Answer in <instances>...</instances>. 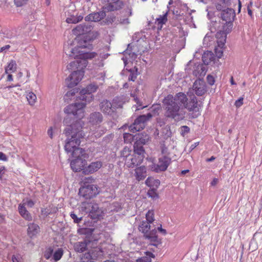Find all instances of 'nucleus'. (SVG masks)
Returning a JSON list of instances; mask_svg holds the SVG:
<instances>
[{
  "label": "nucleus",
  "instance_id": "1",
  "mask_svg": "<svg viewBox=\"0 0 262 262\" xmlns=\"http://www.w3.org/2000/svg\"><path fill=\"white\" fill-rule=\"evenodd\" d=\"M83 123L81 121L76 122L72 125L68 126L64 130L67 136L71 134V139L67 140L64 145V149L67 153H70L72 157L82 156L87 157L86 151L79 147L81 143V139L83 138L85 135L81 130Z\"/></svg>",
  "mask_w": 262,
  "mask_h": 262
},
{
  "label": "nucleus",
  "instance_id": "2",
  "mask_svg": "<svg viewBox=\"0 0 262 262\" xmlns=\"http://www.w3.org/2000/svg\"><path fill=\"white\" fill-rule=\"evenodd\" d=\"M187 101H188L187 96L182 92L177 93L174 96L172 95H167L162 102L163 107L165 110V117L174 119L179 116L182 103H185Z\"/></svg>",
  "mask_w": 262,
  "mask_h": 262
},
{
  "label": "nucleus",
  "instance_id": "3",
  "mask_svg": "<svg viewBox=\"0 0 262 262\" xmlns=\"http://www.w3.org/2000/svg\"><path fill=\"white\" fill-rule=\"evenodd\" d=\"M88 62L77 60L70 62L67 66L69 70L74 71L66 79L68 87L73 88L77 85L82 80L84 74V69L86 67Z\"/></svg>",
  "mask_w": 262,
  "mask_h": 262
},
{
  "label": "nucleus",
  "instance_id": "4",
  "mask_svg": "<svg viewBox=\"0 0 262 262\" xmlns=\"http://www.w3.org/2000/svg\"><path fill=\"white\" fill-rule=\"evenodd\" d=\"M109 55V54L101 51H98V52H89L80 54V56L83 58L82 61L88 62V60H93L92 64L94 69L103 68L104 66V61L108 58Z\"/></svg>",
  "mask_w": 262,
  "mask_h": 262
},
{
  "label": "nucleus",
  "instance_id": "5",
  "mask_svg": "<svg viewBox=\"0 0 262 262\" xmlns=\"http://www.w3.org/2000/svg\"><path fill=\"white\" fill-rule=\"evenodd\" d=\"M89 181H94L92 177L86 178L84 182V185L79 189V193L85 199H91L95 197L99 192V188L97 185L87 184Z\"/></svg>",
  "mask_w": 262,
  "mask_h": 262
},
{
  "label": "nucleus",
  "instance_id": "6",
  "mask_svg": "<svg viewBox=\"0 0 262 262\" xmlns=\"http://www.w3.org/2000/svg\"><path fill=\"white\" fill-rule=\"evenodd\" d=\"M78 40L77 46L71 49L70 51L71 53L69 54V55L74 58L83 60V58L80 56V54L86 53L88 52H84V51H82V49H88L92 50L93 49V45L90 43V40H91V39H89L88 41L80 37Z\"/></svg>",
  "mask_w": 262,
  "mask_h": 262
},
{
  "label": "nucleus",
  "instance_id": "7",
  "mask_svg": "<svg viewBox=\"0 0 262 262\" xmlns=\"http://www.w3.org/2000/svg\"><path fill=\"white\" fill-rule=\"evenodd\" d=\"M86 104L85 101L70 104L64 108V112L68 114H72L78 119L81 120L84 116V108Z\"/></svg>",
  "mask_w": 262,
  "mask_h": 262
},
{
  "label": "nucleus",
  "instance_id": "8",
  "mask_svg": "<svg viewBox=\"0 0 262 262\" xmlns=\"http://www.w3.org/2000/svg\"><path fill=\"white\" fill-rule=\"evenodd\" d=\"M150 113L147 115H143L139 116L134 121V123L130 125L129 129L130 132L135 133L144 128L145 123L147 120L152 117Z\"/></svg>",
  "mask_w": 262,
  "mask_h": 262
},
{
  "label": "nucleus",
  "instance_id": "9",
  "mask_svg": "<svg viewBox=\"0 0 262 262\" xmlns=\"http://www.w3.org/2000/svg\"><path fill=\"white\" fill-rule=\"evenodd\" d=\"M235 17V11L233 9L227 8L223 10L221 13V18L225 21L224 26L227 28V32L231 31L233 27V21Z\"/></svg>",
  "mask_w": 262,
  "mask_h": 262
},
{
  "label": "nucleus",
  "instance_id": "10",
  "mask_svg": "<svg viewBox=\"0 0 262 262\" xmlns=\"http://www.w3.org/2000/svg\"><path fill=\"white\" fill-rule=\"evenodd\" d=\"M75 158L72 160L70 163L71 169L75 172H79L84 171V169L87 165L86 159L89 158V155L87 154V157H84L82 156L77 157H72Z\"/></svg>",
  "mask_w": 262,
  "mask_h": 262
},
{
  "label": "nucleus",
  "instance_id": "11",
  "mask_svg": "<svg viewBox=\"0 0 262 262\" xmlns=\"http://www.w3.org/2000/svg\"><path fill=\"white\" fill-rule=\"evenodd\" d=\"M98 89V86L96 84H90L88 85L85 88L81 90L80 99L84 101L86 103L91 102L93 99L92 94L95 92Z\"/></svg>",
  "mask_w": 262,
  "mask_h": 262
},
{
  "label": "nucleus",
  "instance_id": "12",
  "mask_svg": "<svg viewBox=\"0 0 262 262\" xmlns=\"http://www.w3.org/2000/svg\"><path fill=\"white\" fill-rule=\"evenodd\" d=\"M107 4L102 7V9L108 12L116 11L122 9L124 3L121 0H107Z\"/></svg>",
  "mask_w": 262,
  "mask_h": 262
},
{
  "label": "nucleus",
  "instance_id": "13",
  "mask_svg": "<svg viewBox=\"0 0 262 262\" xmlns=\"http://www.w3.org/2000/svg\"><path fill=\"white\" fill-rule=\"evenodd\" d=\"M92 27L85 24H80L72 30L73 34L76 36L86 35V37L90 34Z\"/></svg>",
  "mask_w": 262,
  "mask_h": 262
},
{
  "label": "nucleus",
  "instance_id": "14",
  "mask_svg": "<svg viewBox=\"0 0 262 262\" xmlns=\"http://www.w3.org/2000/svg\"><path fill=\"white\" fill-rule=\"evenodd\" d=\"M100 110L104 114L112 115L116 111V107L107 100H103L99 104Z\"/></svg>",
  "mask_w": 262,
  "mask_h": 262
},
{
  "label": "nucleus",
  "instance_id": "15",
  "mask_svg": "<svg viewBox=\"0 0 262 262\" xmlns=\"http://www.w3.org/2000/svg\"><path fill=\"white\" fill-rule=\"evenodd\" d=\"M227 28L223 26V30L217 32L216 34L217 43L219 48H223L226 42L227 34L231 31L227 32Z\"/></svg>",
  "mask_w": 262,
  "mask_h": 262
},
{
  "label": "nucleus",
  "instance_id": "16",
  "mask_svg": "<svg viewBox=\"0 0 262 262\" xmlns=\"http://www.w3.org/2000/svg\"><path fill=\"white\" fill-rule=\"evenodd\" d=\"M102 165V162L100 161L92 162L89 165H86V167L84 169L83 173L84 174L94 173L100 169Z\"/></svg>",
  "mask_w": 262,
  "mask_h": 262
},
{
  "label": "nucleus",
  "instance_id": "17",
  "mask_svg": "<svg viewBox=\"0 0 262 262\" xmlns=\"http://www.w3.org/2000/svg\"><path fill=\"white\" fill-rule=\"evenodd\" d=\"M143 160V157L134 154V155H130L127 159H125V163L127 167L133 168L140 164Z\"/></svg>",
  "mask_w": 262,
  "mask_h": 262
},
{
  "label": "nucleus",
  "instance_id": "18",
  "mask_svg": "<svg viewBox=\"0 0 262 262\" xmlns=\"http://www.w3.org/2000/svg\"><path fill=\"white\" fill-rule=\"evenodd\" d=\"M105 10L103 9L99 12L92 13L85 17V20L94 22L100 21L106 16Z\"/></svg>",
  "mask_w": 262,
  "mask_h": 262
},
{
  "label": "nucleus",
  "instance_id": "19",
  "mask_svg": "<svg viewBox=\"0 0 262 262\" xmlns=\"http://www.w3.org/2000/svg\"><path fill=\"white\" fill-rule=\"evenodd\" d=\"M145 238L147 239L151 245L158 247L161 244V241L159 239L157 234V231L152 230L147 234H144Z\"/></svg>",
  "mask_w": 262,
  "mask_h": 262
},
{
  "label": "nucleus",
  "instance_id": "20",
  "mask_svg": "<svg viewBox=\"0 0 262 262\" xmlns=\"http://www.w3.org/2000/svg\"><path fill=\"white\" fill-rule=\"evenodd\" d=\"M103 121V116L100 112H95L90 115L89 123L93 126H98Z\"/></svg>",
  "mask_w": 262,
  "mask_h": 262
},
{
  "label": "nucleus",
  "instance_id": "21",
  "mask_svg": "<svg viewBox=\"0 0 262 262\" xmlns=\"http://www.w3.org/2000/svg\"><path fill=\"white\" fill-rule=\"evenodd\" d=\"M39 232L40 227L37 224L31 223L28 225L27 235L30 238L36 237Z\"/></svg>",
  "mask_w": 262,
  "mask_h": 262
},
{
  "label": "nucleus",
  "instance_id": "22",
  "mask_svg": "<svg viewBox=\"0 0 262 262\" xmlns=\"http://www.w3.org/2000/svg\"><path fill=\"white\" fill-rule=\"evenodd\" d=\"M170 162V159L167 156H163L159 159V162L157 164V168H156L157 171H165L167 168Z\"/></svg>",
  "mask_w": 262,
  "mask_h": 262
},
{
  "label": "nucleus",
  "instance_id": "23",
  "mask_svg": "<svg viewBox=\"0 0 262 262\" xmlns=\"http://www.w3.org/2000/svg\"><path fill=\"white\" fill-rule=\"evenodd\" d=\"M18 210L19 214L25 220L28 221L32 220V216L31 213L27 210L24 203H20L18 205Z\"/></svg>",
  "mask_w": 262,
  "mask_h": 262
},
{
  "label": "nucleus",
  "instance_id": "24",
  "mask_svg": "<svg viewBox=\"0 0 262 262\" xmlns=\"http://www.w3.org/2000/svg\"><path fill=\"white\" fill-rule=\"evenodd\" d=\"M184 107L188 110L189 112H199L198 107V101L196 98H194L188 102L187 101L185 103H182Z\"/></svg>",
  "mask_w": 262,
  "mask_h": 262
},
{
  "label": "nucleus",
  "instance_id": "25",
  "mask_svg": "<svg viewBox=\"0 0 262 262\" xmlns=\"http://www.w3.org/2000/svg\"><path fill=\"white\" fill-rule=\"evenodd\" d=\"M194 90L196 95L198 96H202L206 92L204 83L201 81H195L193 85Z\"/></svg>",
  "mask_w": 262,
  "mask_h": 262
},
{
  "label": "nucleus",
  "instance_id": "26",
  "mask_svg": "<svg viewBox=\"0 0 262 262\" xmlns=\"http://www.w3.org/2000/svg\"><path fill=\"white\" fill-rule=\"evenodd\" d=\"M135 177L137 180L140 181L146 177V168L144 166H140L135 169Z\"/></svg>",
  "mask_w": 262,
  "mask_h": 262
},
{
  "label": "nucleus",
  "instance_id": "27",
  "mask_svg": "<svg viewBox=\"0 0 262 262\" xmlns=\"http://www.w3.org/2000/svg\"><path fill=\"white\" fill-rule=\"evenodd\" d=\"M95 129H91V136H94L96 139L99 138L106 132V128L101 125L96 126Z\"/></svg>",
  "mask_w": 262,
  "mask_h": 262
},
{
  "label": "nucleus",
  "instance_id": "28",
  "mask_svg": "<svg viewBox=\"0 0 262 262\" xmlns=\"http://www.w3.org/2000/svg\"><path fill=\"white\" fill-rule=\"evenodd\" d=\"M95 70V77L97 80H101L103 82H104L106 77V71L102 68L94 69Z\"/></svg>",
  "mask_w": 262,
  "mask_h": 262
},
{
  "label": "nucleus",
  "instance_id": "29",
  "mask_svg": "<svg viewBox=\"0 0 262 262\" xmlns=\"http://www.w3.org/2000/svg\"><path fill=\"white\" fill-rule=\"evenodd\" d=\"M167 14L168 12H166L165 14L162 15H160L159 17L157 18L156 19L155 24L157 25V28L158 30H161L163 27V25L167 21Z\"/></svg>",
  "mask_w": 262,
  "mask_h": 262
},
{
  "label": "nucleus",
  "instance_id": "30",
  "mask_svg": "<svg viewBox=\"0 0 262 262\" xmlns=\"http://www.w3.org/2000/svg\"><path fill=\"white\" fill-rule=\"evenodd\" d=\"M75 250L79 253H82L86 250L87 243L85 241L77 242L74 246Z\"/></svg>",
  "mask_w": 262,
  "mask_h": 262
},
{
  "label": "nucleus",
  "instance_id": "31",
  "mask_svg": "<svg viewBox=\"0 0 262 262\" xmlns=\"http://www.w3.org/2000/svg\"><path fill=\"white\" fill-rule=\"evenodd\" d=\"M17 69L16 63L15 61L11 60L5 68V73L9 74L14 73L16 71Z\"/></svg>",
  "mask_w": 262,
  "mask_h": 262
},
{
  "label": "nucleus",
  "instance_id": "32",
  "mask_svg": "<svg viewBox=\"0 0 262 262\" xmlns=\"http://www.w3.org/2000/svg\"><path fill=\"white\" fill-rule=\"evenodd\" d=\"M145 184L150 188L155 187V189H157L160 184V181L159 180L149 177L146 180Z\"/></svg>",
  "mask_w": 262,
  "mask_h": 262
},
{
  "label": "nucleus",
  "instance_id": "33",
  "mask_svg": "<svg viewBox=\"0 0 262 262\" xmlns=\"http://www.w3.org/2000/svg\"><path fill=\"white\" fill-rule=\"evenodd\" d=\"M150 224L147 222L143 221L139 227V231L144 233V234H147L150 228Z\"/></svg>",
  "mask_w": 262,
  "mask_h": 262
},
{
  "label": "nucleus",
  "instance_id": "34",
  "mask_svg": "<svg viewBox=\"0 0 262 262\" xmlns=\"http://www.w3.org/2000/svg\"><path fill=\"white\" fill-rule=\"evenodd\" d=\"M146 256L137 260V262H151V258H155V255L151 252H146Z\"/></svg>",
  "mask_w": 262,
  "mask_h": 262
},
{
  "label": "nucleus",
  "instance_id": "35",
  "mask_svg": "<svg viewBox=\"0 0 262 262\" xmlns=\"http://www.w3.org/2000/svg\"><path fill=\"white\" fill-rule=\"evenodd\" d=\"M26 98L30 105H34L36 102L37 97L36 95L32 92L27 93Z\"/></svg>",
  "mask_w": 262,
  "mask_h": 262
},
{
  "label": "nucleus",
  "instance_id": "36",
  "mask_svg": "<svg viewBox=\"0 0 262 262\" xmlns=\"http://www.w3.org/2000/svg\"><path fill=\"white\" fill-rule=\"evenodd\" d=\"M134 154L138 156H141L144 158V154L145 152L144 148L142 146L139 145L138 143H136L134 145Z\"/></svg>",
  "mask_w": 262,
  "mask_h": 262
},
{
  "label": "nucleus",
  "instance_id": "37",
  "mask_svg": "<svg viewBox=\"0 0 262 262\" xmlns=\"http://www.w3.org/2000/svg\"><path fill=\"white\" fill-rule=\"evenodd\" d=\"M83 19V16L81 15L74 16H71L66 19V22L68 24H76L81 21Z\"/></svg>",
  "mask_w": 262,
  "mask_h": 262
},
{
  "label": "nucleus",
  "instance_id": "38",
  "mask_svg": "<svg viewBox=\"0 0 262 262\" xmlns=\"http://www.w3.org/2000/svg\"><path fill=\"white\" fill-rule=\"evenodd\" d=\"M63 254V251L61 248H58L53 254V259L55 261H57L61 259Z\"/></svg>",
  "mask_w": 262,
  "mask_h": 262
},
{
  "label": "nucleus",
  "instance_id": "39",
  "mask_svg": "<svg viewBox=\"0 0 262 262\" xmlns=\"http://www.w3.org/2000/svg\"><path fill=\"white\" fill-rule=\"evenodd\" d=\"M146 222L151 224L155 221V213L154 210H149L146 214Z\"/></svg>",
  "mask_w": 262,
  "mask_h": 262
},
{
  "label": "nucleus",
  "instance_id": "40",
  "mask_svg": "<svg viewBox=\"0 0 262 262\" xmlns=\"http://www.w3.org/2000/svg\"><path fill=\"white\" fill-rule=\"evenodd\" d=\"M147 195L149 198H151L153 200H157L159 198L156 189H155L154 188H151L148 191Z\"/></svg>",
  "mask_w": 262,
  "mask_h": 262
},
{
  "label": "nucleus",
  "instance_id": "41",
  "mask_svg": "<svg viewBox=\"0 0 262 262\" xmlns=\"http://www.w3.org/2000/svg\"><path fill=\"white\" fill-rule=\"evenodd\" d=\"M132 150L127 146L124 147L123 150L121 152V156L122 157L125 158V159H127V158L130 156Z\"/></svg>",
  "mask_w": 262,
  "mask_h": 262
},
{
  "label": "nucleus",
  "instance_id": "42",
  "mask_svg": "<svg viewBox=\"0 0 262 262\" xmlns=\"http://www.w3.org/2000/svg\"><path fill=\"white\" fill-rule=\"evenodd\" d=\"M78 92L77 89H72L67 92L64 95V98L65 100L71 99L72 97H73L76 93Z\"/></svg>",
  "mask_w": 262,
  "mask_h": 262
},
{
  "label": "nucleus",
  "instance_id": "43",
  "mask_svg": "<svg viewBox=\"0 0 262 262\" xmlns=\"http://www.w3.org/2000/svg\"><path fill=\"white\" fill-rule=\"evenodd\" d=\"M53 254V249L52 247H49L46 249L44 256L47 259H50L52 256Z\"/></svg>",
  "mask_w": 262,
  "mask_h": 262
},
{
  "label": "nucleus",
  "instance_id": "44",
  "mask_svg": "<svg viewBox=\"0 0 262 262\" xmlns=\"http://www.w3.org/2000/svg\"><path fill=\"white\" fill-rule=\"evenodd\" d=\"M116 20V16L114 15H111L108 16L104 20H103V23L104 25H109L112 24L114 23Z\"/></svg>",
  "mask_w": 262,
  "mask_h": 262
},
{
  "label": "nucleus",
  "instance_id": "45",
  "mask_svg": "<svg viewBox=\"0 0 262 262\" xmlns=\"http://www.w3.org/2000/svg\"><path fill=\"white\" fill-rule=\"evenodd\" d=\"M124 142L126 143H130L133 141V136L129 133L123 134Z\"/></svg>",
  "mask_w": 262,
  "mask_h": 262
},
{
  "label": "nucleus",
  "instance_id": "46",
  "mask_svg": "<svg viewBox=\"0 0 262 262\" xmlns=\"http://www.w3.org/2000/svg\"><path fill=\"white\" fill-rule=\"evenodd\" d=\"M28 1L29 0H14V3L17 7H20L27 4Z\"/></svg>",
  "mask_w": 262,
  "mask_h": 262
},
{
  "label": "nucleus",
  "instance_id": "47",
  "mask_svg": "<svg viewBox=\"0 0 262 262\" xmlns=\"http://www.w3.org/2000/svg\"><path fill=\"white\" fill-rule=\"evenodd\" d=\"M12 260L13 262H23V258L19 254L13 255Z\"/></svg>",
  "mask_w": 262,
  "mask_h": 262
},
{
  "label": "nucleus",
  "instance_id": "48",
  "mask_svg": "<svg viewBox=\"0 0 262 262\" xmlns=\"http://www.w3.org/2000/svg\"><path fill=\"white\" fill-rule=\"evenodd\" d=\"M92 259H94V257L91 254L90 252L85 253V254H84L83 255V256L81 258V260H84V259L90 260Z\"/></svg>",
  "mask_w": 262,
  "mask_h": 262
},
{
  "label": "nucleus",
  "instance_id": "49",
  "mask_svg": "<svg viewBox=\"0 0 262 262\" xmlns=\"http://www.w3.org/2000/svg\"><path fill=\"white\" fill-rule=\"evenodd\" d=\"M181 128L182 130L181 134L183 136H184L186 134H187L190 132L189 127L186 125L182 126Z\"/></svg>",
  "mask_w": 262,
  "mask_h": 262
},
{
  "label": "nucleus",
  "instance_id": "50",
  "mask_svg": "<svg viewBox=\"0 0 262 262\" xmlns=\"http://www.w3.org/2000/svg\"><path fill=\"white\" fill-rule=\"evenodd\" d=\"M243 97H240L238 99L235 101L234 105L237 108L240 107L243 104Z\"/></svg>",
  "mask_w": 262,
  "mask_h": 262
},
{
  "label": "nucleus",
  "instance_id": "51",
  "mask_svg": "<svg viewBox=\"0 0 262 262\" xmlns=\"http://www.w3.org/2000/svg\"><path fill=\"white\" fill-rule=\"evenodd\" d=\"M119 21L117 24H122V25H127L129 23V19L128 18H120V19L118 20Z\"/></svg>",
  "mask_w": 262,
  "mask_h": 262
},
{
  "label": "nucleus",
  "instance_id": "52",
  "mask_svg": "<svg viewBox=\"0 0 262 262\" xmlns=\"http://www.w3.org/2000/svg\"><path fill=\"white\" fill-rule=\"evenodd\" d=\"M219 48L220 49L216 48L215 49V53L218 58H221L222 56H223V48Z\"/></svg>",
  "mask_w": 262,
  "mask_h": 262
},
{
  "label": "nucleus",
  "instance_id": "53",
  "mask_svg": "<svg viewBox=\"0 0 262 262\" xmlns=\"http://www.w3.org/2000/svg\"><path fill=\"white\" fill-rule=\"evenodd\" d=\"M70 216L76 223H79L81 221V218H78L74 212H71Z\"/></svg>",
  "mask_w": 262,
  "mask_h": 262
},
{
  "label": "nucleus",
  "instance_id": "54",
  "mask_svg": "<svg viewBox=\"0 0 262 262\" xmlns=\"http://www.w3.org/2000/svg\"><path fill=\"white\" fill-rule=\"evenodd\" d=\"M207 82L211 85L214 83L215 80L214 77L211 75H208L207 77Z\"/></svg>",
  "mask_w": 262,
  "mask_h": 262
},
{
  "label": "nucleus",
  "instance_id": "55",
  "mask_svg": "<svg viewBox=\"0 0 262 262\" xmlns=\"http://www.w3.org/2000/svg\"><path fill=\"white\" fill-rule=\"evenodd\" d=\"M25 204V206L27 205L28 207L32 208L34 205V202L31 200H27Z\"/></svg>",
  "mask_w": 262,
  "mask_h": 262
},
{
  "label": "nucleus",
  "instance_id": "56",
  "mask_svg": "<svg viewBox=\"0 0 262 262\" xmlns=\"http://www.w3.org/2000/svg\"><path fill=\"white\" fill-rule=\"evenodd\" d=\"M0 160L3 161H8V158L7 156L4 154L2 152L0 151Z\"/></svg>",
  "mask_w": 262,
  "mask_h": 262
},
{
  "label": "nucleus",
  "instance_id": "57",
  "mask_svg": "<svg viewBox=\"0 0 262 262\" xmlns=\"http://www.w3.org/2000/svg\"><path fill=\"white\" fill-rule=\"evenodd\" d=\"M137 78V76L134 73H131L130 75L128 77L129 81H134Z\"/></svg>",
  "mask_w": 262,
  "mask_h": 262
},
{
  "label": "nucleus",
  "instance_id": "58",
  "mask_svg": "<svg viewBox=\"0 0 262 262\" xmlns=\"http://www.w3.org/2000/svg\"><path fill=\"white\" fill-rule=\"evenodd\" d=\"M5 167L4 166H0V179H2V177L5 173Z\"/></svg>",
  "mask_w": 262,
  "mask_h": 262
},
{
  "label": "nucleus",
  "instance_id": "59",
  "mask_svg": "<svg viewBox=\"0 0 262 262\" xmlns=\"http://www.w3.org/2000/svg\"><path fill=\"white\" fill-rule=\"evenodd\" d=\"M158 230L161 232L163 235H166L167 234L166 230L162 228V225H161L160 227H158Z\"/></svg>",
  "mask_w": 262,
  "mask_h": 262
},
{
  "label": "nucleus",
  "instance_id": "60",
  "mask_svg": "<svg viewBox=\"0 0 262 262\" xmlns=\"http://www.w3.org/2000/svg\"><path fill=\"white\" fill-rule=\"evenodd\" d=\"M53 127H50L48 130V134L51 139L53 138Z\"/></svg>",
  "mask_w": 262,
  "mask_h": 262
},
{
  "label": "nucleus",
  "instance_id": "61",
  "mask_svg": "<svg viewBox=\"0 0 262 262\" xmlns=\"http://www.w3.org/2000/svg\"><path fill=\"white\" fill-rule=\"evenodd\" d=\"M199 142H195L193 144H192L190 147V151H192V150H193L197 146L199 145Z\"/></svg>",
  "mask_w": 262,
  "mask_h": 262
},
{
  "label": "nucleus",
  "instance_id": "62",
  "mask_svg": "<svg viewBox=\"0 0 262 262\" xmlns=\"http://www.w3.org/2000/svg\"><path fill=\"white\" fill-rule=\"evenodd\" d=\"M7 81H12L13 80V76L12 75L11 73L7 74Z\"/></svg>",
  "mask_w": 262,
  "mask_h": 262
},
{
  "label": "nucleus",
  "instance_id": "63",
  "mask_svg": "<svg viewBox=\"0 0 262 262\" xmlns=\"http://www.w3.org/2000/svg\"><path fill=\"white\" fill-rule=\"evenodd\" d=\"M10 48V45H6L0 49V52H2L6 50H8Z\"/></svg>",
  "mask_w": 262,
  "mask_h": 262
},
{
  "label": "nucleus",
  "instance_id": "64",
  "mask_svg": "<svg viewBox=\"0 0 262 262\" xmlns=\"http://www.w3.org/2000/svg\"><path fill=\"white\" fill-rule=\"evenodd\" d=\"M216 8L219 11H223V6L221 4H217L216 5Z\"/></svg>",
  "mask_w": 262,
  "mask_h": 262
}]
</instances>
